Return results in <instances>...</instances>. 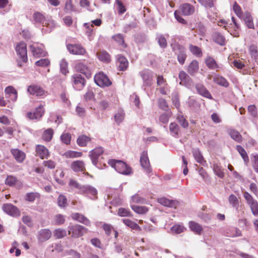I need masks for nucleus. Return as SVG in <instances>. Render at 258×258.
Segmentation results:
<instances>
[{
  "label": "nucleus",
  "instance_id": "obj_23",
  "mask_svg": "<svg viewBox=\"0 0 258 258\" xmlns=\"http://www.w3.org/2000/svg\"><path fill=\"white\" fill-rule=\"evenodd\" d=\"M34 21L37 23L41 24L43 26H47L48 22L45 19V16L38 12H35L33 15Z\"/></svg>",
  "mask_w": 258,
  "mask_h": 258
},
{
  "label": "nucleus",
  "instance_id": "obj_37",
  "mask_svg": "<svg viewBox=\"0 0 258 258\" xmlns=\"http://www.w3.org/2000/svg\"><path fill=\"white\" fill-rule=\"evenodd\" d=\"M54 134L53 130L51 128H48L45 130L42 135V138L46 142H49L51 140Z\"/></svg>",
  "mask_w": 258,
  "mask_h": 258
},
{
  "label": "nucleus",
  "instance_id": "obj_3",
  "mask_svg": "<svg viewBox=\"0 0 258 258\" xmlns=\"http://www.w3.org/2000/svg\"><path fill=\"white\" fill-rule=\"evenodd\" d=\"M16 51L21 59V60H18V64L21 67L23 63H26L28 61L26 44L24 42H19L16 46Z\"/></svg>",
  "mask_w": 258,
  "mask_h": 258
},
{
  "label": "nucleus",
  "instance_id": "obj_32",
  "mask_svg": "<svg viewBox=\"0 0 258 258\" xmlns=\"http://www.w3.org/2000/svg\"><path fill=\"white\" fill-rule=\"evenodd\" d=\"M91 141L90 137L86 135H81L79 136L77 142L80 147H85L87 144Z\"/></svg>",
  "mask_w": 258,
  "mask_h": 258
},
{
  "label": "nucleus",
  "instance_id": "obj_64",
  "mask_svg": "<svg viewBox=\"0 0 258 258\" xmlns=\"http://www.w3.org/2000/svg\"><path fill=\"white\" fill-rule=\"evenodd\" d=\"M171 115V113L165 112L162 114L159 117V120L163 123H167Z\"/></svg>",
  "mask_w": 258,
  "mask_h": 258
},
{
  "label": "nucleus",
  "instance_id": "obj_22",
  "mask_svg": "<svg viewBox=\"0 0 258 258\" xmlns=\"http://www.w3.org/2000/svg\"><path fill=\"white\" fill-rule=\"evenodd\" d=\"M36 154L42 159L47 158L49 156L48 149L43 145H38L36 147Z\"/></svg>",
  "mask_w": 258,
  "mask_h": 258
},
{
  "label": "nucleus",
  "instance_id": "obj_10",
  "mask_svg": "<svg viewBox=\"0 0 258 258\" xmlns=\"http://www.w3.org/2000/svg\"><path fill=\"white\" fill-rule=\"evenodd\" d=\"M28 92L31 95L37 96L46 95L47 92L40 86L36 84L29 85L27 88Z\"/></svg>",
  "mask_w": 258,
  "mask_h": 258
},
{
  "label": "nucleus",
  "instance_id": "obj_8",
  "mask_svg": "<svg viewBox=\"0 0 258 258\" xmlns=\"http://www.w3.org/2000/svg\"><path fill=\"white\" fill-rule=\"evenodd\" d=\"M173 50L177 53V60L181 64H183L186 58L185 48L178 44H175L173 47Z\"/></svg>",
  "mask_w": 258,
  "mask_h": 258
},
{
  "label": "nucleus",
  "instance_id": "obj_57",
  "mask_svg": "<svg viewBox=\"0 0 258 258\" xmlns=\"http://www.w3.org/2000/svg\"><path fill=\"white\" fill-rule=\"evenodd\" d=\"M179 78L181 81L180 83V84H181L182 83L186 84L190 79L187 74L183 71H181L179 72Z\"/></svg>",
  "mask_w": 258,
  "mask_h": 258
},
{
  "label": "nucleus",
  "instance_id": "obj_6",
  "mask_svg": "<svg viewBox=\"0 0 258 258\" xmlns=\"http://www.w3.org/2000/svg\"><path fill=\"white\" fill-rule=\"evenodd\" d=\"M94 80L95 83L100 87H108L112 84L107 75L101 72L95 75Z\"/></svg>",
  "mask_w": 258,
  "mask_h": 258
},
{
  "label": "nucleus",
  "instance_id": "obj_58",
  "mask_svg": "<svg viewBox=\"0 0 258 258\" xmlns=\"http://www.w3.org/2000/svg\"><path fill=\"white\" fill-rule=\"evenodd\" d=\"M247 110L251 116L254 118L257 117V110L255 105H250L248 106Z\"/></svg>",
  "mask_w": 258,
  "mask_h": 258
},
{
  "label": "nucleus",
  "instance_id": "obj_47",
  "mask_svg": "<svg viewBox=\"0 0 258 258\" xmlns=\"http://www.w3.org/2000/svg\"><path fill=\"white\" fill-rule=\"evenodd\" d=\"M228 201L230 204L231 205L233 208H235L236 210L238 209L239 202L236 196L233 194L230 195L229 197Z\"/></svg>",
  "mask_w": 258,
  "mask_h": 258
},
{
  "label": "nucleus",
  "instance_id": "obj_55",
  "mask_svg": "<svg viewBox=\"0 0 258 258\" xmlns=\"http://www.w3.org/2000/svg\"><path fill=\"white\" fill-rule=\"evenodd\" d=\"M151 73L149 72H145L142 74V78L145 82V83L147 85H150L151 81H152V77L150 75Z\"/></svg>",
  "mask_w": 258,
  "mask_h": 258
},
{
  "label": "nucleus",
  "instance_id": "obj_56",
  "mask_svg": "<svg viewBox=\"0 0 258 258\" xmlns=\"http://www.w3.org/2000/svg\"><path fill=\"white\" fill-rule=\"evenodd\" d=\"M243 197L249 206L256 202L247 191H244L243 192Z\"/></svg>",
  "mask_w": 258,
  "mask_h": 258
},
{
  "label": "nucleus",
  "instance_id": "obj_24",
  "mask_svg": "<svg viewBox=\"0 0 258 258\" xmlns=\"http://www.w3.org/2000/svg\"><path fill=\"white\" fill-rule=\"evenodd\" d=\"M31 52L35 57H40L45 55V52L43 48L38 46L37 45L32 44L30 46Z\"/></svg>",
  "mask_w": 258,
  "mask_h": 258
},
{
  "label": "nucleus",
  "instance_id": "obj_16",
  "mask_svg": "<svg viewBox=\"0 0 258 258\" xmlns=\"http://www.w3.org/2000/svg\"><path fill=\"white\" fill-rule=\"evenodd\" d=\"M104 150L103 148L99 147L95 148L90 152V156L92 160V163L94 165H96L98 162L99 157L103 154Z\"/></svg>",
  "mask_w": 258,
  "mask_h": 258
},
{
  "label": "nucleus",
  "instance_id": "obj_15",
  "mask_svg": "<svg viewBox=\"0 0 258 258\" xmlns=\"http://www.w3.org/2000/svg\"><path fill=\"white\" fill-rule=\"evenodd\" d=\"M43 105H40L37 107L34 112H29L27 116L30 119H39L42 117L44 113Z\"/></svg>",
  "mask_w": 258,
  "mask_h": 258
},
{
  "label": "nucleus",
  "instance_id": "obj_62",
  "mask_svg": "<svg viewBox=\"0 0 258 258\" xmlns=\"http://www.w3.org/2000/svg\"><path fill=\"white\" fill-rule=\"evenodd\" d=\"M157 39L160 47L165 48L167 46V43L166 39L163 35L158 36Z\"/></svg>",
  "mask_w": 258,
  "mask_h": 258
},
{
  "label": "nucleus",
  "instance_id": "obj_2",
  "mask_svg": "<svg viewBox=\"0 0 258 258\" xmlns=\"http://www.w3.org/2000/svg\"><path fill=\"white\" fill-rule=\"evenodd\" d=\"M108 164L118 173L122 174L129 175L132 173V168L121 160H110L108 161Z\"/></svg>",
  "mask_w": 258,
  "mask_h": 258
},
{
  "label": "nucleus",
  "instance_id": "obj_49",
  "mask_svg": "<svg viewBox=\"0 0 258 258\" xmlns=\"http://www.w3.org/2000/svg\"><path fill=\"white\" fill-rule=\"evenodd\" d=\"M117 214L120 217H132L133 215L128 209L120 208L118 210Z\"/></svg>",
  "mask_w": 258,
  "mask_h": 258
},
{
  "label": "nucleus",
  "instance_id": "obj_17",
  "mask_svg": "<svg viewBox=\"0 0 258 258\" xmlns=\"http://www.w3.org/2000/svg\"><path fill=\"white\" fill-rule=\"evenodd\" d=\"M205 62L209 69L216 70V71H218L222 69V67L219 65L215 59L211 56H207L205 58Z\"/></svg>",
  "mask_w": 258,
  "mask_h": 258
},
{
  "label": "nucleus",
  "instance_id": "obj_43",
  "mask_svg": "<svg viewBox=\"0 0 258 258\" xmlns=\"http://www.w3.org/2000/svg\"><path fill=\"white\" fill-rule=\"evenodd\" d=\"M123 223L127 226L129 227L132 229L136 230H141L140 227L134 221L128 219H125L122 220Z\"/></svg>",
  "mask_w": 258,
  "mask_h": 258
},
{
  "label": "nucleus",
  "instance_id": "obj_7",
  "mask_svg": "<svg viewBox=\"0 0 258 258\" xmlns=\"http://www.w3.org/2000/svg\"><path fill=\"white\" fill-rule=\"evenodd\" d=\"M2 209L5 213L14 217H19L21 214L19 209L10 203L3 204Z\"/></svg>",
  "mask_w": 258,
  "mask_h": 258
},
{
  "label": "nucleus",
  "instance_id": "obj_44",
  "mask_svg": "<svg viewBox=\"0 0 258 258\" xmlns=\"http://www.w3.org/2000/svg\"><path fill=\"white\" fill-rule=\"evenodd\" d=\"M189 50L192 54L197 56L201 57L203 54L202 49L197 46L190 44L189 45Z\"/></svg>",
  "mask_w": 258,
  "mask_h": 258
},
{
  "label": "nucleus",
  "instance_id": "obj_40",
  "mask_svg": "<svg viewBox=\"0 0 258 258\" xmlns=\"http://www.w3.org/2000/svg\"><path fill=\"white\" fill-rule=\"evenodd\" d=\"M40 195L37 192H28L26 194L25 199L29 202H33L36 199H39Z\"/></svg>",
  "mask_w": 258,
  "mask_h": 258
},
{
  "label": "nucleus",
  "instance_id": "obj_9",
  "mask_svg": "<svg viewBox=\"0 0 258 258\" xmlns=\"http://www.w3.org/2000/svg\"><path fill=\"white\" fill-rule=\"evenodd\" d=\"M71 80L74 87L77 90L82 89L86 84L85 79L80 74H74L72 76Z\"/></svg>",
  "mask_w": 258,
  "mask_h": 258
},
{
  "label": "nucleus",
  "instance_id": "obj_51",
  "mask_svg": "<svg viewBox=\"0 0 258 258\" xmlns=\"http://www.w3.org/2000/svg\"><path fill=\"white\" fill-rule=\"evenodd\" d=\"M64 10L66 13H71L75 11V7L73 5L72 0H67Z\"/></svg>",
  "mask_w": 258,
  "mask_h": 258
},
{
  "label": "nucleus",
  "instance_id": "obj_41",
  "mask_svg": "<svg viewBox=\"0 0 258 258\" xmlns=\"http://www.w3.org/2000/svg\"><path fill=\"white\" fill-rule=\"evenodd\" d=\"M19 182V180L13 175H8L5 180L6 184L10 186H14Z\"/></svg>",
  "mask_w": 258,
  "mask_h": 258
},
{
  "label": "nucleus",
  "instance_id": "obj_4",
  "mask_svg": "<svg viewBox=\"0 0 258 258\" xmlns=\"http://www.w3.org/2000/svg\"><path fill=\"white\" fill-rule=\"evenodd\" d=\"M69 234L73 238H78L82 236L85 233L87 232V229L84 226L78 225H72L69 227Z\"/></svg>",
  "mask_w": 258,
  "mask_h": 258
},
{
  "label": "nucleus",
  "instance_id": "obj_28",
  "mask_svg": "<svg viewBox=\"0 0 258 258\" xmlns=\"http://www.w3.org/2000/svg\"><path fill=\"white\" fill-rule=\"evenodd\" d=\"M248 51L251 57L256 62H258V47L254 44H250L248 47Z\"/></svg>",
  "mask_w": 258,
  "mask_h": 258
},
{
  "label": "nucleus",
  "instance_id": "obj_46",
  "mask_svg": "<svg viewBox=\"0 0 258 258\" xmlns=\"http://www.w3.org/2000/svg\"><path fill=\"white\" fill-rule=\"evenodd\" d=\"M186 228L182 224H175L171 228V231L173 233L180 234L184 232Z\"/></svg>",
  "mask_w": 258,
  "mask_h": 258
},
{
  "label": "nucleus",
  "instance_id": "obj_25",
  "mask_svg": "<svg viewBox=\"0 0 258 258\" xmlns=\"http://www.w3.org/2000/svg\"><path fill=\"white\" fill-rule=\"evenodd\" d=\"M97 56L100 61L104 63H109L111 60L110 55L104 50L98 51Z\"/></svg>",
  "mask_w": 258,
  "mask_h": 258
},
{
  "label": "nucleus",
  "instance_id": "obj_42",
  "mask_svg": "<svg viewBox=\"0 0 258 258\" xmlns=\"http://www.w3.org/2000/svg\"><path fill=\"white\" fill-rule=\"evenodd\" d=\"M229 134L231 138L238 143L241 142L242 140V137L241 135L238 131L235 130H229Z\"/></svg>",
  "mask_w": 258,
  "mask_h": 258
},
{
  "label": "nucleus",
  "instance_id": "obj_50",
  "mask_svg": "<svg viewBox=\"0 0 258 258\" xmlns=\"http://www.w3.org/2000/svg\"><path fill=\"white\" fill-rule=\"evenodd\" d=\"M233 10L234 12L235 15L240 19H242L243 15H242V11L240 6L237 4V2H235L233 5Z\"/></svg>",
  "mask_w": 258,
  "mask_h": 258
},
{
  "label": "nucleus",
  "instance_id": "obj_45",
  "mask_svg": "<svg viewBox=\"0 0 258 258\" xmlns=\"http://www.w3.org/2000/svg\"><path fill=\"white\" fill-rule=\"evenodd\" d=\"M214 41L220 45H224L225 43L224 37L219 33H215L213 35Z\"/></svg>",
  "mask_w": 258,
  "mask_h": 258
},
{
  "label": "nucleus",
  "instance_id": "obj_12",
  "mask_svg": "<svg viewBox=\"0 0 258 258\" xmlns=\"http://www.w3.org/2000/svg\"><path fill=\"white\" fill-rule=\"evenodd\" d=\"M71 169L75 172H83L85 175H89L88 172H86L85 164L83 161L76 160L73 162L71 165Z\"/></svg>",
  "mask_w": 258,
  "mask_h": 258
},
{
  "label": "nucleus",
  "instance_id": "obj_34",
  "mask_svg": "<svg viewBox=\"0 0 258 258\" xmlns=\"http://www.w3.org/2000/svg\"><path fill=\"white\" fill-rule=\"evenodd\" d=\"M236 149L244 160V163L247 164L249 162V160L245 149L240 145H237Z\"/></svg>",
  "mask_w": 258,
  "mask_h": 258
},
{
  "label": "nucleus",
  "instance_id": "obj_33",
  "mask_svg": "<svg viewBox=\"0 0 258 258\" xmlns=\"http://www.w3.org/2000/svg\"><path fill=\"white\" fill-rule=\"evenodd\" d=\"M81 191L83 193L93 196L95 198L97 194L96 189L90 185L82 186V187H81Z\"/></svg>",
  "mask_w": 258,
  "mask_h": 258
},
{
  "label": "nucleus",
  "instance_id": "obj_61",
  "mask_svg": "<svg viewBox=\"0 0 258 258\" xmlns=\"http://www.w3.org/2000/svg\"><path fill=\"white\" fill-rule=\"evenodd\" d=\"M61 141L66 145H69L71 143V135L69 133H63L60 137Z\"/></svg>",
  "mask_w": 258,
  "mask_h": 258
},
{
  "label": "nucleus",
  "instance_id": "obj_18",
  "mask_svg": "<svg viewBox=\"0 0 258 258\" xmlns=\"http://www.w3.org/2000/svg\"><path fill=\"white\" fill-rule=\"evenodd\" d=\"M242 19L243 20L248 28L254 29L253 19L250 12L248 11L245 12Z\"/></svg>",
  "mask_w": 258,
  "mask_h": 258
},
{
  "label": "nucleus",
  "instance_id": "obj_27",
  "mask_svg": "<svg viewBox=\"0 0 258 258\" xmlns=\"http://www.w3.org/2000/svg\"><path fill=\"white\" fill-rule=\"evenodd\" d=\"M199 69V62L196 60H193L188 64L187 69V72L190 75H192L198 72Z\"/></svg>",
  "mask_w": 258,
  "mask_h": 258
},
{
  "label": "nucleus",
  "instance_id": "obj_31",
  "mask_svg": "<svg viewBox=\"0 0 258 258\" xmlns=\"http://www.w3.org/2000/svg\"><path fill=\"white\" fill-rule=\"evenodd\" d=\"M112 39L122 48H125L127 47V45L124 42V37L122 34L118 33L112 36Z\"/></svg>",
  "mask_w": 258,
  "mask_h": 258
},
{
  "label": "nucleus",
  "instance_id": "obj_48",
  "mask_svg": "<svg viewBox=\"0 0 258 258\" xmlns=\"http://www.w3.org/2000/svg\"><path fill=\"white\" fill-rule=\"evenodd\" d=\"M131 208L136 213L140 214H145L148 211V209L145 206L133 205Z\"/></svg>",
  "mask_w": 258,
  "mask_h": 258
},
{
  "label": "nucleus",
  "instance_id": "obj_20",
  "mask_svg": "<svg viewBox=\"0 0 258 258\" xmlns=\"http://www.w3.org/2000/svg\"><path fill=\"white\" fill-rule=\"evenodd\" d=\"M72 218L73 220L83 223L86 226H90L91 225L90 220L81 214L78 213H74L72 215Z\"/></svg>",
  "mask_w": 258,
  "mask_h": 258
},
{
  "label": "nucleus",
  "instance_id": "obj_63",
  "mask_svg": "<svg viewBox=\"0 0 258 258\" xmlns=\"http://www.w3.org/2000/svg\"><path fill=\"white\" fill-rule=\"evenodd\" d=\"M177 119L180 124V125L184 128H187L188 126V123L187 120L182 115H178L177 117Z\"/></svg>",
  "mask_w": 258,
  "mask_h": 258
},
{
  "label": "nucleus",
  "instance_id": "obj_35",
  "mask_svg": "<svg viewBox=\"0 0 258 258\" xmlns=\"http://www.w3.org/2000/svg\"><path fill=\"white\" fill-rule=\"evenodd\" d=\"M214 82L216 84L224 87H228L229 86V83L228 81L221 76H217L214 78Z\"/></svg>",
  "mask_w": 258,
  "mask_h": 258
},
{
  "label": "nucleus",
  "instance_id": "obj_11",
  "mask_svg": "<svg viewBox=\"0 0 258 258\" xmlns=\"http://www.w3.org/2000/svg\"><path fill=\"white\" fill-rule=\"evenodd\" d=\"M140 162L141 166L147 173H150L151 172L152 169L148 157V153L147 151H144L142 153L140 157Z\"/></svg>",
  "mask_w": 258,
  "mask_h": 258
},
{
  "label": "nucleus",
  "instance_id": "obj_52",
  "mask_svg": "<svg viewBox=\"0 0 258 258\" xmlns=\"http://www.w3.org/2000/svg\"><path fill=\"white\" fill-rule=\"evenodd\" d=\"M169 130L173 136H178L179 129L178 125L176 123L172 122L170 124Z\"/></svg>",
  "mask_w": 258,
  "mask_h": 258
},
{
  "label": "nucleus",
  "instance_id": "obj_60",
  "mask_svg": "<svg viewBox=\"0 0 258 258\" xmlns=\"http://www.w3.org/2000/svg\"><path fill=\"white\" fill-rule=\"evenodd\" d=\"M35 64L38 67H45L50 64V61L47 58L41 59L36 61Z\"/></svg>",
  "mask_w": 258,
  "mask_h": 258
},
{
  "label": "nucleus",
  "instance_id": "obj_30",
  "mask_svg": "<svg viewBox=\"0 0 258 258\" xmlns=\"http://www.w3.org/2000/svg\"><path fill=\"white\" fill-rule=\"evenodd\" d=\"M189 227L192 231L198 235H201L203 230L200 224L194 221H190L189 223Z\"/></svg>",
  "mask_w": 258,
  "mask_h": 258
},
{
  "label": "nucleus",
  "instance_id": "obj_26",
  "mask_svg": "<svg viewBox=\"0 0 258 258\" xmlns=\"http://www.w3.org/2000/svg\"><path fill=\"white\" fill-rule=\"evenodd\" d=\"M11 152L14 158L18 162L21 163L25 159V154L23 151L18 149H12Z\"/></svg>",
  "mask_w": 258,
  "mask_h": 258
},
{
  "label": "nucleus",
  "instance_id": "obj_5",
  "mask_svg": "<svg viewBox=\"0 0 258 258\" xmlns=\"http://www.w3.org/2000/svg\"><path fill=\"white\" fill-rule=\"evenodd\" d=\"M67 48L71 54L76 55H85L87 54L86 48L80 43L67 45Z\"/></svg>",
  "mask_w": 258,
  "mask_h": 258
},
{
  "label": "nucleus",
  "instance_id": "obj_38",
  "mask_svg": "<svg viewBox=\"0 0 258 258\" xmlns=\"http://www.w3.org/2000/svg\"><path fill=\"white\" fill-rule=\"evenodd\" d=\"M213 170L215 174L219 177L222 178L224 176V173L223 169L220 164L218 163H214L213 165Z\"/></svg>",
  "mask_w": 258,
  "mask_h": 258
},
{
  "label": "nucleus",
  "instance_id": "obj_29",
  "mask_svg": "<svg viewBox=\"0 0 258 258\" xmlns=\"http://www.w3.org/2000/svg\"><path fill=\"white\" fill-rule=\"evenodd\" d=\"M158 203H160L161 205L168 207H173L175 206L176 202L174 201L170 200L168 199H167L165 197H162L160 198H158L157 199Z\"/></svg>",
  "mask_w": 258,
  "mask_h": 258
},
{
  "label": "nucleus",
  "instance_id": "obj_36",
  "mask_svg": "<svg viewBox=\"0 0 258 258\" xmlns=\"http://www.w3.org/2000/svg\"><path fill=\"white\" fill-rule=\"evenodd\" d=\"M51 236V232L49 229H43L40 232L39 239L41 241H45L49 239Z\"/></svg>",
  "mask_w": 258,
  "mask_h": 258
},
{
  "label": "nucleus",
  "instance_id": "obj_53",
  "mask_svg": "<svg viewBox=\"0 0 258 258\" xmlns=\"http://www.w3.org/2000/svg\"><path fill=\"white\" fill-rule=\"evenodd\" d=\"M67 235V231L66 230L58 228L57 229H55L54 231V236L57 239H60L64 236H66Z\"/></svg>",
  "mask_w": 258,
  "mask_h": 258
},
{
  "label": "nucleus",
  "instance_id": "obj_19",
  "mask_svg": "<svg viewBox=\"0 0 258 258\" xmlns=\"http://www.w3.org/2000/svg\"><path fill=\"white\" fill-rule=\"evenodd\" d=\"M5 92L7 95L6 97L9 98L12 101H16L18 97V93L14 87L12 86L7 87L5 89Z\"/></svg>",
  "mask_w": 258,
  "mask_h": 258
},
{
  "label": "nucleus",
  "instance_id": "obj_21",
  "mask_svg": "<svg viewBox=\"0 0 258 258\" xmlns=\"http://www.w3.org/2000/svg\"><path fill=\"white\" fill-rule=\"evenodd\" d=\"M196 88L198 93L202 96L210 99H212L211 93L203 84H196Z\"/></svg>",
  "mask_w": 258,
  "mask_h": 258
},
{
  "label": "nucleus",
  "instance_id": "obj_59",
  "mask_svg": "<svg viewBox=\"0 0 258 258\" xmlns=\"http://www.w3.org/2000/svg\"><path fill=\"white\" fill-rule=\"evenodd\" d=\"M76 111L77 114L80 117H84L86 114L85 108L80 103H79L76 108Z\"/></svg>",
  "mask_w": 258,
  "mask_h": 258
},
{
  "label": "nucleus",
  "instance_id": "obj_54",
  "mask_svg": "<svg viewBox=\"0 0 258 258\" xmlns=\"http://www.w3.org/2000/svg\"><path fill=\"white\" fill-rule=\"evenodd\" d=\"M57 204L60 207H66L68 205L66 197L63 195H60L57 199Z\"/></svg>",
  "mask_w": 258,
  "mask_h": 258
},
{
  "label": "nucleus",
  "instance_id": "obj_1",
  "mask_svg": "<svg viewBox=\"0 0 258 258\" xmlns=\"http://www.w3.org/2000/svg\"><path fill=\"white\" fill-rule=\"evenodd\" d=\"M195 12V7L188 3H184L181 4L178 10L174 12V15L176 20L182 24L185 25L187 22L184 20L180 15L188 16L194 14Z\"/></svg>",
  "mask_w": 258,
  "mask_h": 258
},
{
  "label": "nucleus",
  "instance_id": "obj_39",
  "mask_svg": "<svg viewBox=\"0 0 258 258\" xmlns=\"http://www.w3.org/2000/svg\"><path fill=\"white\" fill-rule=\"evenodd\" d=\"M193 156L196 161L202 165L206 163L203 156L198 149H195L192 151Z\"/></svg>",
  "mask_w": 258,
  "mask_h": 258
},
{
  "label": "nucleus",
  "instance_id": "obj_13",
  "mask_svg": "<svg viewBox=\"0 0 258 258\" xmlns=\"http://www.w3.org/2000/svg\"><path fill=\"white\" fill-rule=\"evenodd\" d=\"M77 72L84 74L87 78H90L92 75L91 69L84 62H79L75 67Z\"/></svg>",
  "mask_w": 258,
  "mask_h": 258
},
{
  "label": "nucleus",
  "instance_id": "obj_14",
  "mask_svg": "<svg viewBox=\"0 0 258 258\" xmlns=\"http://www.w3.org/2000/svg\"><path fill=\"white\" fill-rule=\"evenodd\" d=\"M116 65L118 70L124 71L127 68L128 62L127 59L124 56L118 54L117 56Z\"/></svg>",
  "mask_w": 258,
  "mask_h": 258
}]
</instances>
